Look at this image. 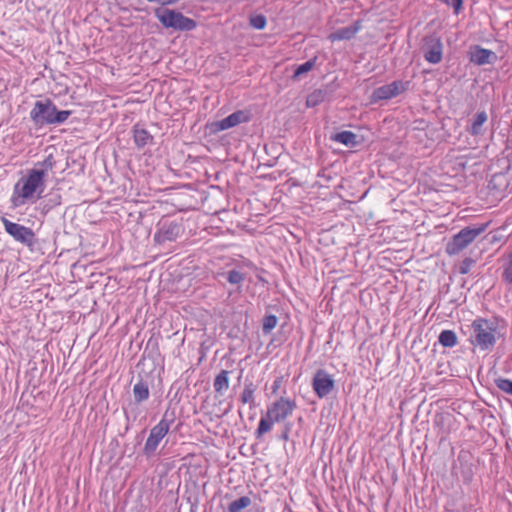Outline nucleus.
Returning a JSON list of instances; mask_svg holds the SVG:
<instances>
[{"label": "nucleus", "instance_id": "c85d7f7f", "mask_svg": "<svg viewBox=\"0 0 512 512\" xmlns=\"http://www.w3.org/2000/svg\"><path fill=\"white\" fill-rule=\"evenodd\" d=\"M316 61H317V57H314L302 64H300L294 71V75L293 77L294 78H299L301 75L309 72L310 70L313 69V67L315 66L316 64Z\"/></svg>", "mask_w": 512, "mask_h": 512}, {"label": "nucleus", "instance_id": "58836bf2", "mask_svg": "<svg viewBox=\"0 0 512 512\" xmlns=\"http://www.w3.org/2000/svg\"><path fill=\"white\" fill-rule=\"evenodd\" d=\"M150 346H152L153 349H158L157 341H153L152 339H150L147 343L146 349H148Z\"/></svg>", "mask_w": 512, "mask_h": 512}, {"label": "nucleus", "instance_id": "aec40b11", "mask_svg": "<svg viewBox=\"0 0 512 512\" xmlns=\"http://www.w3.org/2000/svg\"><path fill=\"white\" fill-rule=\"evenodd\" d=\"M213 387L216 393L222 394L229 388V371L221 370L215 377Z\"/></svg>", "mask_w": 512, "mask_h": 512}, {"label": "nucleus", "instance_id": "7c9ffc66", "mask_svg": "<svg viewBox=\"0 0 512 512\" xmlns=\"http://www.w3.org/2000/svg\"><path fill=\"white\" fill-rule=\"evenodd\" d=\"M278 318L276 315H265L262 323V331L264 334H269L277 325Z\"/></svg>", "mask_w": 512, "mask_h": 512}, {"label": "nucleus", "instance_id": "ddd939ff", "mask_svg": "<svg viewBox=\"0 0 512 512\" xmlns=\"http://www.w3.org/2000/svg\"><path fill=\"white\" fill-rule=\"evenodd\" d=\"M497 60L495 52L476 46L470 51V61L476 65L491 64Z\"/></svg>", "mask_w": 512, "mask_h": 512}, {"label": "nucleus", "instance_id": "9d476101", "mask_svg": "<svg viewBox=\"0 0 512 512\" xmlns=\"http://www.w3.org/2000/svg\"><path fill=\"white\" fill-rule=\"evenodd\" d=\"M312 388L319 398H325L335 389V380L327 371L319 369L313 376Z\"/></svg>", "mask_w": 512, "mask_h": 512}, {"label": "nucleus", "instance_id": "7ed1b4c3", "mask_svg": "<svg viewBox=\"0 0 512 512\" xmlns=\"http://www.w3.org/2000/svg\"><path fill=\"white\" fill-rule=\"evenodd\" d=\"M175 421L174 411L166 410L162 419L151 430L145 442L143 453L146 457H151L155 454L160 442L168 434L171 425Z\"/></svg>", "mask_w": 512, "mask_h": 512}, {"label": "nucleus", "instance_id": "4be33fe9", "mask_svg": "<svg viewBox=\"0 0 512 512\" xmlns=\"http://www.w3.org/2000/svg\"><path fill=\"white\" fill-rule=\"evenodd\" d=\"M327 97V92L323 89H316L306 98L307 107H316L323 103Z\"/></svg>", "mask_w": 512, "mask_h": 512}, {"label": "nucleus", "instance_id": "f704fd0d", "mask_svg": "<svg viewBox=\"0 0 512 512\" xmlns=\"http://www.w3.org/2000/svg\"><path fill=\"white\" fill-rule=\"evenodd\" d=\"M440 2L444 3L448 7H451L453 9V12L455 15H458L463 7V0H439Z\"/></svg>", "mask_w": 512, "mask_h": 512}, {"label": "nucleus", "instance_id": "f03ea898", "mask_svg": "<svg viewBox=\"0 0 512 512\" xmlns=\"http://www.w3.org/2000/svg\"><path fill=\"white\" fill-rule=\"evenodd\" d=\"M154 15L162 26L166 29H173L175 31L188 32L197 27V22L185 16L177 10L168 8H156Z\"/></svg>", "mask_w": 512, "mask_h": 512}, {"label": "nucleus", "instance_id": "e433bc0d", "mask_svg": "<svg viewBox=\"0 0 512 512\" xmlns=\"http://www.w3.org/2000/svg\"><path fill=\"white\" fill-rule=\"evenodd\" d=\"M292 426H293L292 422H286L284 424L283 431H282L281 435L279 436V439H281L283 441H288Z\"/></svg>", "mask_w": 512, "mask_h": 512}, {"label": "nucleus", "instance_id": "f3484780", "mask_svg": "<svg viewBox=\"0 0 512 512\" xmlns=\"http://www.w3.org/2000/svg\"><path fill=\"white\" fill-rule=\"evenodd\" d=\"M488 115L485 111L478 112L471 121L468 132L473 136L483 135V125L487 122Z\"/></svg>", "mask_w": 512, "mask_h": 512}, {"label": "nucleus", "instance_id": "1a4fd4ad", "mask_svg": "<svg viewBox=\"0 0 512 512\" xmlns=\"http://www.w3.org/2000/svg\"><path fill=\"white\" fill-rule=\"evenodd\" d=\"M424 59L431 64H438L443 57V44L437 35H429L424 38L422 46Z\"/></svg>", "mask_w": 512, "mask_h": 512}, {"label": "nucleus", "instance_id": "6e6552de", "mask_svg": "<svg viewBox=\"0 0 512 512\" xmlns=\"http://www.w3.org/2000/svg\"><path fill=\"white\" fill-rule=\"evenodd\" d=\"M297 405L294 400L280 397L267 408V417L276 423L284 422L287 417L291 416Z\"/></svg>", "mask_w": 512, "mask_h": 512}, {"label": "nucleus", "instance_id": "9b49d317", "mask_svg": "<svg viewBox=\"0 0 512 512\" xmlns=\"http://www.w3.org/2000/svg\"><path fill=\"white\" fill-rule=\"evenodd\" d=\"M251 119V115L248 111L237 110L222 120L216 121L212 124L213 131L219 132L230 128H233L239 124L247 123Z\"/></svg>", "mask_w": 512, "mask_h": 512}, {"label": "nucleus", "instance_id": "c756f323", "mask_svg": "<svg viewBox=\"0 0 512 512\" xmlns=\"http://www.w3.org/2000/svg\"><path fill=\"white\" fill-rule=\"evenodd\" d=\"M405 90V85L401 81H395L386 86V99L395 97Z\"/></svg>", "mask_w": 512, "mask_h": 512}, {"label": "nucleus", "instance_id": "0eeeda50", "mask_svg": "<svg viewBox=\"0 0 512 512\" xmlns=\"http://www.w3.org/2000/svg\"><path fill=\"white\" fill-rule=\"evenodd\" d=\"M55 104L51 99L36 101L30 118L36 126L53 125Z\"/></svg>", "mask_w": 512, "mask_h": 512}, {"label": "nucleus", "instance_id": "473e14b6", "mask_svg": "<svg viewBox=\"0 0 512 512\" xmlns=\"http://www.w3.org/2000/svg\"><path fill=\"white\" fill-rule=\"evenodd\" d=\"M72 114L70 110H58L55 106L53 125L64 123Z\"/></svg>", "mask_w": 512, "mask_h": 512}, {"label": "nucleus", "instance_id": "39448f33", "mask_svg": "<svg viewBox=\"0 0 512 512\" xmlns=\"http://www.w3.org/2000/svg\"><path fill=\"white\" fill-rule=\"evenodd\" d=\"M471 328L473 330L474 344L481 350L492 347L496 342V323L483 318L475 319Z\"/></svg>", "mask_w": 512, "mask_h": 512}, {"label": "nucleus", "instance_id": "cd10ccee", "mask_svg": "<svg viewBox=\"0 0 512 512\" xmlns=\"http://www.w3.org/2000/svg\"><path fill=\"white\" fill-rule=\"evenodd\" d=\"M222 275H226L227 281L232 285L240 286L245 280V274L236 269L229 270L227 273H222Z\"/></svg>", "mask_w": 512, "mask_h": 512}, {"label": "nucleus", "instance_id": "b1692460", "mask_svg": "<svg viewBox=\"0 0 512 512\" xmlns=\"http://www.w3.org/2000/svg\"><path fill=\"white\" fill-rule=\"evenodd\" d=\"M438 341L443 347L452 348L457 344V335L452 330H443L439 335Z\"/></svg>", "mask_w": 512, "mask_h": 512}, {"label": "nucleus", "instance_id": "423d86ee", "mask_svg": "<svg viewBox=\"0 0 512 512\" xmlns=\"http://www.w3.org/2000/svg\"><path fill=\"white\" fill-rule=\"evenodd\" d=\"M1 223L3 224L5 232L12 237L14 241L30 248L31 250L37 244L38 240L31 228L12 222L4 216L1 217Z\"/></svg>", "mask_w": 512, "mask_h": 512}, {"label": "nucleus", "instance_id": "412c9836", "mask_svg": "<svg viewBox=\"0 0 512 512\" xmlns=\"http://www.w3.org/2000/svg\"><path fill=\"white\" fill-rule=\"evenodd\" d=\"M56 164V161L52 154H49L45 157L43 161H39L35 163L34 167L31 170H37L38 172H43V178L46 179L48 172L51 171Z\"/></svg>", "mask_w": 512, "mask_h": 512}, {"label": "nucleus", "instance_id": "c9c22d12", "mask_svg": "<svg viewBox=\"0 0 512 512\" xmlns=\"http://www.w3.org/2000/svg\"><path fill=\"white\" fill-rule=\"evenodd\" d=\"M473 264H474V260H473V259H471V258H465V259L461 262V264H460V266H459V272H460L461 274H467V273H469V271L471 270V267L473 266Z\"/></svg>", "mask_w": 512, "mask_h": 512}, {"label": "nucleus", "instance_id": "4468645a", "mask_svg": "<svg viewBox=\"0 0 512 512\" xmlns=\"http://www.w3.org/2000/svg\"><path fill=\"white\" fill-rule=\"evenodd\" d=\"M132 135L134 144L139 150L154 144V137L151 133L138 123L133 126Z\"/></svg>", "mask_w": 512, "mask_h": 512}, {"label": "nucleus", "instance_id": "4c0bfd02", "mask_svg": "<svg viewBox=\"0 0 512 512\" xmlns=\"http://www.w3.org/2000/svg\"><path fill=\"white\" fill-rule=\"evenodd\" d=\"M373 99L374 100H383L384 99V86L378 87L373 92Z\"/></svg>", "mask_w": 512, "mask_h": 512}, {"label": "nucleus", "instance_id": "6ab92c4d", "mask_svg": "<svg viewBox=\"0 0 512 512\" xmlns=\"http://www.w3.org/2000/svg\"><path fill=\"white\" fill-rule=\"evenodd\" d=\"M149 386L143 380H140L133 386V396L136 403H142L149 398Z\"/></svg>", "mask_w": 512, "mask_h": 512}, {"label": "nucleus", "instance_id": "dca6fc26", "mask_svg": "<svg viewBox=\"0 0 512 512\" xmlns=\"http://www.w3.org/2000/svg\"><path fill=\"white\" fill-rule=\"evenodd\" d=\"M257 386L252 381H245L243 391L240 395V401L243 404H249L250 409L256 407L255 392Z\"/></svg>", "mask_w": 512, "mask_h": 512}, {"label": "nucleus", "instance_id": "f257e3e1", "mask_svg": "<svg viewBox=\"0 0 512 512\" xmlns=\"http://www.w3.org/2000/svg\"><path fill=\"white\" fill-rule=\"evenodd\" d=\"M45 182L46 179L43 178V172L27 170L26 175L22 176L13 187L10 198L11 206L18 208L27 203H35L43 197Z\"/></svg>", "mask_w": 512, "mask_h": 512}, {"label": "nucleus", "instance_id": "a878e982", "mask_svg": "<svg viewBox=\"0 0 512 512\" xmlns=\"http://www.w3.org/2000/svg\"><path fill=\"white\" fill-rule=\"evenodd\" d=\"M275 421H273L271 418H268L267 415L265 417H262L258 423V427L255 431V436L257 439H260L265 433L269 432Z\"/></svg>", "mask_w": 512, "mask_h": 512}, {"label": "nucleus", "instance_id": "a19ab883", "mask_svg": "<svg viewBox=\"0 0 512 512\" xmlns=\"http://www.w3.org/2000/svg\"><path fill=\"white\" fill-rule=\"evenodd\" d=\"M148 2H151V3H159L161 4V0H147Z\"/></svg>", "mask_w": 512, "mask_h": 512}, {"label": "nucleus", "instance_id": "bb28decb", "mask_svg": "<svg viewBox=\"0 0 512 512\" xmlns=\"http://www.w3.org/2000/svg\"><path fill=\"white\" fill-rule=\"evenodd\" d=\"M251 505V499L248 496H242L232 501L228 506V512H240L242 509Z\"/></svg>", "mask_w": 512, "mask_h": 512}, {"label": "nucleus", "instance_id": "a211bd4d", "mask_svg": "<svg viewBox=\"0 0 512 512\" xmlns=\"http://www.w3.org/2000/svg\"><path fill=\"white\" fill-rule=\"evenodd\" d=\"M331 140L344 144L348 147H354L357 144L356 134L347 130L332 135Z\"/></svg>", "mask_w": 512, "mask_h": 512}, {"label": "nucleus", "instance_id": "393cba45", "mask_svg": "<svg viewBox=\"0 0 512 512\" xmlns=\"http://www.w3.org/2000/svg\"><path fill=\"white\" fill-rule=\"evenodd\" d=\"M42 204L43 210L48 212L61 204V195L59 193H49L44 197Z\"/></svg>", "mask_w": 512, "mask_h": 512}, {"label": "nucleus", "instance_id": "20e7f679", "mask_svg": "<svg viewBox=\"0 0 512 512\" xmlns=\"http://www.w3.org/2000/svg\"><path fill=\"white\" fill-rule=\"evenodd\" d=\"M488 227V224L472 225L461 229L455 234L446 246L449 255H456L468 247Z\"/></svg>", "mask_w": 512, "mask_h": 512}, {"label": "nucleus", "instance_id": "2f4dec72", "mask_svg": "<svg viewBox=\"0 0 512 512\" xmlns=\"http://www.w3.org/2000/svg\"><path fill=\"white\" fill-rule=\"evenodd\" d=\"M249 22L250 25L257 30L264 29L267 24L266 17L263 14L251 15L249 18Z\"/></svg>", "mask_w": 512, "mask_h": 512}, {"label": "nucleus", "instance_id": "72a5a7b5", "mask_svg": "<svg viewBox=\"0 0 512 512\" xmlns=\"http://www.w3.org/2000/svg\"><path fill=\"white\" fill-rule=\"evenodd\" d=\"M496 386L503 392L512 395V380L499 378L496 380Z\"/></svg>", "mask_w": 512, "mask_h": 512}, {"label": "nucleus", "instance_id": "f8f14e48", "mask_svg": "<svg viewBox=\"0 0 512 512\" xmlns=\"http://www.w3.org/2000/svg\"><path fill=\"white\" fill-rule=\"evenodd\" d=\"M182 231L181 225L175 221H164L154 235L155 242L162 244L175 241Z\"/></svg>", "mask_w": 512, "mask_h": 512}, {"label": "nucleus", "instance_id": "2eb2a0df", "mask_svg": "<svg viewBox=\"0 0 512 512\" xmlns=\"http://www.w3.org/2000/svg\"><path fill=\"white\" fill-rule=\"evenodd\" d=\"M361 29V22L356 21L350 26L342 27L337 29L335 32L328 36V39L332 42L350 40L356 33Z\"/></svg>", "mask_w": 512, "mask_h": 512}, {"label": "nucleus", "instance_id": "ea45409f", "mask_svg": "<svg viewBox=\"0 0 512 512\" xmlns=\"http://www.w3.org/2000/svg\"><path fill=\"white\" fill-rule=\"evenodd\" d=\"M280 382H281L280 379H277L274 381L273 386H272V391L274 393L278 390V388L280 386Z\"/></svg>", "mask_w": 512, "mask_h": 512}, {"label": "nucleus", "instance_id": "5701e85b", "mask_svg": "<svg viewBox=\"0 0 512 512\" xmlns=\"http://www.w3.org/2000/svg\"><path fill=\"white\" fill-rule=\"evenodd\" d=\"M501 278L506 284L512 285V252L504 259Z\"/></svg>", "mask_w": 512, "mask_h": 512}]
</instances>
